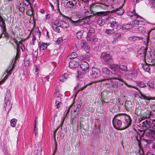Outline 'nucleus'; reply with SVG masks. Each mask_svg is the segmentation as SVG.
<instances>
[{"mask_svg": "<svg viewBox=\"0 0 155 155\" xmlns=\"http://www.w3.org/2000/svg\"><path fill=\"white\" fill-rule=\"evenodd\" d=\"M102 74L104 75H105L104 79L101 80V81H107V83L110 84L112 85H113L114 82L113 80H118L124 83L127 87H133L134 88V87L127 84L126 82L122 79L121 75L119 74H117L115 73L114 74L111 71H110L107 67H104L102 69Z\"/></svg>", "mask_w": 155, "mask_h": 155, "instance_id": "obj_1", "label": "nucleus"}, {"mask_svg": "<svg viewBox=\"0 0 155 155\" xmlns=\"http://www.w3.org/2000/svg\"><path fill=\"white\" fill-rule=\"evenodd\" d=\"M116 120L122 121L124 120L121 127V129H125L127 128L131 124V118L128 115L126 114H120L116 115L114 118Z\"/></svg>", "mask_w": 155, "mask_h": 155, "instance_id": "obj_2", "label": "nucleus"}, {"mask_svg": "<svg viewBox=\"0 0 155 155\" xmlns=\"http://www.w3.org/2000/svg\"><path fill=\"white\" fill-rule=\"evenodd\" d=\"M110 12H97V14L99 16L97 21V24L100 26H103L104 24L108 18Z\"/></svg>", "mask_w": 155, "mask_h": 155, "instance_id": "obj_3", "label": "nucleus"}, {"mask_svg": "<svg viewBox=\"0 0 155 155\" xmlns=\"http://www.w3.org/2000/svg\"><path fill=\"white\" fill-rule=\"evenodd\" d=\"M147 49L146 47H141L137 51V56L143 60L145 61Z\"/></svg>", "mask_w": 155, "mask_h": 155, "instance_id": "obj_4", "label": "nucleus"}, {"mask_svg": "<svg viewBox=\"0 0 155 155\" xmlns=\"http://www.w3.org/2000/svg\"><path fill=\"white\" fill-rule=\"evenodd\" d=\"M88 75L91 78H97L99 77L101 75V72L97 68H92V70L89 71Z\"/></svg>", "mask_w": 155, "mask_h": 155, "instance_id": "obj_5", "label": "nucleus"}, {"mask_svg": "<svg viewBox=\"0 0 155 155\" xmlns=\"http://www.w3.org/2000/svg\"><path fill=\"white\" fill-rule=\"evenodd\" d=\"M139 93L140 94V97L142 99L145 100V103L147 104H148L150 102V100H155V97H152L150 96H147L145 94H143L142 92L139 91Z\"/></svg>", "mask_w": 155, "mask_h": 155, "instance_id": "obj_6", "label": "nucleus"}, {"mask_svg": "<svg viewBox=\"0 0 155 155\" xmlns=\"http://www.w3.org/2000/svg\"><path fill=\"white\" fill-rule=\"evenodd\" d=\"M101 57L102 60L107 63L109 64L112 61L111 56L107 52L102 53L101 54Z\"/></svg>", "mask_w": 155, "mask_h": 155, "instance_id": "obj_7", "label": "nucleus"}, {"mask_svg": "<svg viewBox=\"0 0 155 155\" xmlns=\"http://www.w3.org/2000/svg\"><path fill=\"white\" fill-rule=\"evenodd\" d=\"M106 7L104 3L99 2L92 4L91 6V9L93 10L94 9L96 8H105Z\"/></svg>", "mask_w": 155, "mask_h": 155, "instance_id": "obj_8", "label": "nucleus"}, {"mask_svg": "<svg viewBox=\"0 0 155 155\" xmlns=\"http://www.w3.org/2000/svg\"><path fill=\"white\" fill-rule=\"evenodd\" d=\"M55 24H57L59 27L64 28H67L69 27V25L68 24L61 20L55 21Z\"/></svg>", "mask_w": 155, "mask_h": 155, "instance_id": "obj_9", "label": "nucleus"}, {"mask_svg": "<svg viewBox=\"0 0 155 155\" xmlns=\"http://www.w3.org/2000/svg\"><path fill=\"white\" fill-rule=\"evenodd\" d=\"M112 123L113 126L114 128L117 130H121V128L120 129V127L122 125V121L116 120V119L113 118L112 120Z\"/></svg>", "mask_w": 155, "mask_h": 155, "instance_id": "obj_10", "label": "nucleus"}, {"mask_svg": "<svg viewBox=\"0 0 155 155\" xmlns=\"http://www.w3.org/2000/svg\"><path fill=\"white\" fill-rule=\"evenodd\" d=\"M80 68L82 71L86 72L88 71L89 65L87 62L84 61L81 63L80 65Z\"/></svg>", "mask_w": 155, "mask_h": 155, "instance_id": "obj_11", "label": "nucleus"}, {"mask_svg": "<svg viewBox=\"0 0 155 155\" xmlns=\"http://www.w3.org/2000/svg\"><path fill=\"white\" fill-rule=\"evenodd\" d=\"M95 30L94 28H90L87 33L86 38L87 41H90L93 37V35L95 33Z\"/></svg>", "mask_w": 155, "mask_h": 155, "instance_id": "obj_12", "label": "nucleus"}, {"mask_svg": "<svg viewBox=\"0 0 155 155\" xmlns=\"http://www.w3.org/2000/svg\"><path fill=\"white\" fill-rule=\"evenodd\" d=\"M140 137H139V138L137 137L136 139L137 141L138 142V145L139 147L140 148V149L138 152L136 153L137 155L138 154L139 155H144V151L143 150V149L141 148V144L140 141Z\"/></svg>", "mask_w": 155, "mask_h": 155, "instance_id": "obj_13", "label": "nucleus"}, {"mask_svg": "<svg viewBox=\"0 0 155 155\" xmlns=\"http://www.w3.org/2000/svg\"><path fill=\"white\" fill-rule=\"evenodd\" d=\"M5 105H4V107L5 108V109L8 112L11 109V105H10V103L9 101V100L8 99H7V98L6 97H5Z\"/></svg>", "mask_w": 155, "mask_h": 155, "instance_id": "obj_14", "label": "nucleus"}, {"mask_svg": "<svg viewBox=\"0 0 155 155\" xmlns=\"http://www.w3.org/2000/svg\"><path fill=\"white\" fill-rule=\"evenodd\" d=\"M79 64L76 60H71L69 63V67L71 68H75L78 67Z\"/></svg>", "mask_w": 155, "mask_h": 155, "instance_id": "obj_15", "label": "nucleus"}, {"mask_svg": "<svg viewBox=\"0 0 155 155\" xmlns=\"http://www.w3.org/2000/svg\"><path fill=\"white\" fill-rule=\"evenodd\" d=\"M142 126L145 127V129H148L151 127V122L147 120L142 123Z\"/></svg>", "mask_w": 155, "mask_h": 155, "instance_id": "obj_16", "label": "nucleus"}, {"mask_svg": "<svg viewBox=\"0 0 155 155\" xmlns=\"http://www.w3.org/2000/svg\"><path fill=\"white\" fill-rule=\"evenodd\" d=\"M0 26L2 30L5 31L6 28V24L3 18L0 16Z\"/></svg>", "mask_w": 155, "mask_h": 155, "instance_id": "obj_17", "label": "nucleus"}, {"mask_svg": "<svg viewBox=\"0 0 155 155\" xmlns=\"http://www.w3.org/2000/svg\"><path fill=\"white\" fill-rule=\"evenodd\" d=\"M147 135L150 138H153L155 136V130L150 129L147 132Z\"/></svg>", "mask_w": 155, "mask_h": 155, "instance_id": "obj_18", "label": "nucleus"}, {"mask_svg": "<svg viewBox=\"0 0 155 155\" xmlns=\"http://www.w3.org/2000/svg\"><path fill=\"white\" fill-rule=\"evenodd\" d=\"M77 57V54L76 52H73L68 56L67 59L68 61H69L70 60H72L74 59H75V60H76L75 58Z\"/></svg>", "mask_w": 155, "mask_h": 155, "instance_id": "obj_19", "label": "nucleus"}, {"mask_svg": "<svg viewBox=\"0 0 155 155\" xmlns=\"http://www.w3.org/2000/svg\"><path fill=\"white\" fill-rule=\"evenodd\" d=\"M79 21V25L83 26L87 24V20L85 18H82L81 19L80 18Z\"/></svg>", "mask_w": 155, "mask_h": 155, "instance_id": "obj_20", "label": "nucleus"}, {"mask_svg": "<svg viewBox=\"0 0 155 155\" xmlns=\"http://www.w3.org/2000/svg\"><path fill=\"white\" fill-rule=\"evenodd\" d=\"M110 68L111 70L115 71H117L119 70V66L116 64H112L110 65Z\"/></svg>", "mask_w": 155, "mask_h": 155, "instance_id": "obj_21", "label": "nucleus"}, {"mask_svg": "<svg viewBox=\"0 0 155 155\" xmlns=\"http://www.w3.org/2000/svg\"><path fill=\"white\" fill-rule=\"evenodd\" d=\"M52 27L53 29L55 31L57 32L60 33V30L58 28L59 27V26L57 24H55V21L52 24Z\"/></svg>", "mask_w": 155, "mask_h": 155, "instance_id": "obj_22", "label": "nucleus"}, {"mask_svg": "<svg viewBox=\"0 0 155 155\" xmlns=\"http://www.w3.org/2000/svg\"><path fill=\"white\" fill-rule=\"evenodd\" d=\"M112 12H115L117 14L119 15H121L124 13V10L123 9L122 7H121L118 8L113 10Z\"/></svg>", "mask_w": 155, "mask_h": 155, "instance_id": "obj_23", "label": "nucleus"}, {"mask_svg": "<svg viewBox=\"0 0 155 155\" xmlns=\"http://www.w3.org/2000/svg\"><path fill=\"white\" fill-rule=\"evenodd\" d=\"M132 23L133 25H145V22L139 20H134L133 21Z\"/></svg>", "mask_w": 155, "mask_h": 155, "instance_id": "obj_24", "label": "nucleus"}, {"mask_svg": "<svg viewBox=\"0 0 155 155\" xmlns=\"http://www.w3.org/2000/svg\"><path fill=\"white\" fill-rule=\"evenodd\" d=\"M39 46L40 49L41 50H45L48 46V45L42 42L40 43L39 44Z\"/></svg>", "mask_w": 155, "mask_h": 155, "instance_id": "obj_25", "label": "nucleus"}, {"mask_svg": "<svg viewBox=\"0 0 155 155\" xmlns=\"http://www.w3.org/2000/svg\"><path fill=\"white\" fill-rule=\"evenodd\" d=\"M143 117L146 118H148L150 117L151 112L149 110H147L143 114Z\"/></svg>", "mask_w": 155, "mask_h": 155, "instance_id": "obj_26", "label": "nucleus"}, {"mask_svg": "<svg viewBox=\"0 0 155 155\" xmlns=\"http://www.w3.org/2000/svg\"><path fill=\"white\" fill-rule=\"evenodd\" d=\"M147 84L149 89H155V84L153 81H148Z\"/></svg>", "mask_w": 155, "mask_h": 155, "instance_id": "obj_27", "label": "nucleus"}, {"mask_svg": "<svg viewBox=\"0 0 155 155\" xmlns=\"http://www.w3.org/2000/svg\"><path fill=\"white\" fill-rule=\"evenodd\" d=\"M68 19L69 20V21L72 25L76 26L79 25L78 20L76 21H73L70 18H68Z\"/></svg>", "mask_w": 155, "mask_h": 155, "instance_id": "obj_28", "label": "nucleus"}, {"mask_svg": "<svg viewBox=\"0 0 155 155\" xmlns=\"http://www.w3.org/2000/svg\"><path fill=\"white\" fill-rule=\"evenodd\" d=\"M121 35L120 33H116L115 34L113 35L112 37L113 39V42L115 41L117 39L120 38Z\"/></svg>", "mask_w": 155, "mask_h": 155, "instance_id": "obj_29", "label": "nucleus"}, {"mask_svg": "<svg viewBox=\"0 0 155 155\" xmlns=\"http://www.w3.org/2000/svg\"><path fill=\"white\" fill-rule=\"evenodd\" d=\"M132 26L131 24H127V25H122V28L123 30H128L132 28Z\"/></svg>", "mask_w": 155, "mask_h": 155, "instance_id": "obj_30", "label": "nucleus"}, {"mask_svg": "<svg viewBox=\"0 0 155 155\" xmlns=\"http://www.w3.org/2000/svg\"><path fill=\"white\" fill-rule=\"evenodd\" d=\"M110 24L111 27L114 29L117 28L118 25L117 22L115 21H112Z\"/></svg>", "mask_w": 155, "mask_h": 155, "instance_id": "obj_31", "label": "nucleus"}, {"mask_svg": "<svg viewBox=\"0 0 155 155\" xmlns=\"http://www.w3.org/2000/svg\"><path fill=\"white\" fill-rule=\"evenodd\" d=\"M141 112V107L139 106L135 108V113L137 116L140 115Z\"/></svg>", "mask_w": 155, "mask_h": 155, "instance_id": "obj_32", "label": "nucleus"}, {"mask_svg": "<svg viewBox=\"0 0 155 155\" xmlns=\"http://www.w3.org/2000/svg\"><path fill=\"white\" fill-rule=\"evenodd\" d=\"M85 17L84 18L87 19V18H91L93 16H94V14L89 13L88 11H86L85 12Z\"/></svg>", "mask_w": 155, "mask_h": 155, "instance_id": "obj_33", "label": "nucleus"}, {"mask_svg": "<svg viewBox=\"0 0 155 155\" xmlns=\"http://www.w3.org/2000/svg\"><path fill=\"white\" fill-rule=\"evenodd\" d=\"M138 85L141 87H146V84L141 81H137V83Z\"/></svg>", "mask_w": 155, "mask_h": 155, "instance_id": "obj_34", "label": "nucleus"}, {"mask_svg": "<svg viewBox=\"0 0 155 155\" xmlns=\"http://www.w3.org/2000/svg\"><path fill=\"white\" fill-rule=\"evenodd\" d=\"M66 5L67 7L72 8L75 5L72 1H69L66 3Z\"/></svg>", "mask_w": 155, "mask_h": 155, "instance_id": "obj_35", "label": "nucleus"}, {"mask_svg": "<svg viewBox=\"0 0 155 155\" xmlns=\"http://www.w3.org/2000/svg\"><path fill=\"white\" fill-rule=\"evenodd\" d=\"M143 38L139 36H133L130 38V40H131L133 41H135L136 40H141Z\"/></svg>", "mask_w": 155, "mask_h": 155, "instance_id": "obj_36", "label": "nucleus"}, {"mask_svg": "<svg viewBox=\"0 0 155 155\" xmlns=\"http://www.w3.org/2000/svg\"><path fill=\"white\" fill-rule=\"evenodd\" d=\"M2 34L0 36V38L2 37H5L7 38L8 37V34L6 32V29H5L4 31V30H2Z\"/></svg>", "mask_w": 155, "mask_h": 155, "instance_id": "obj_37", "label": "nucleus"}, {"mask_svg": "<svg viewBox=\"0 0 155 155\" xmlns=\"http://www.w3.org/2000/svg\"><path fill=\"white\" fill-rule=\"evenodd\" d=\"M142 67L145 71L150 73V69L148 65L147 64H143L142 66Z\"/></svg>", "mask_w": 155, "mask_h": 155, "instance_id": "obj_38", "label": "nucleus"}, {"mask_svg": "<svg viewBox=\"0 0 155 155\" xmlns=\"http://www.w3.org/2000/svg\"><path fill=\"white\" fill-rule=\"evenodd\" d=\"M41 33L40 31L38 29V31L36 33L35 35H34L33 38V40L35 41L36 39V37L37 36L39 38H40V35H41Z\"/></svg>", "mask_w": 155, "mask_h": 155, "instance_id": "obj_39", "label": "nucleus"}, {"mask_svg": "<svg viewBox=\"0 0 155 155\" xmlns=\"http://www.w3.org/2000/svg\"><path fill=\"white\" fill-rule=\"evenodd\" d=\"M152 31V30H149V31H148V37H147V38L144 41V44L146 45V48H147V46L148 45V42H149V34H150V32Z\"/></svg>", "mask_w": 155, "mask_h": 155, "instance_id": "obj_40", "label": "nucleus"}, {"mask_svg": "<svg viewBox=\"0 0 155 155\" xmlns=\"http://www.w3.org/2000/svg\"><path fill=\"white\" fill-rule=\"evenodd\" d=\"M77 37L78 39H80L83 37V32L82 31H79L76 34Z\"/></svg>", "mask_w": 155, "mask_h": 155, "instance_id": "obj_41", "label": "nucleus"}, {"mask_svg": "<svg viewBox=\"0 0 155 155\" xmlns=\"http://www.w3.org/2000/svg\"><path fill=\"white\" fill-rule=\"evenodd\" d=\"M84 50L87 53L89 51V47L86 44H84L82 46Z\"/></svg>", "mask_w": 155, "mask_h": 155, "instance_id": "obj_42", "label": "nucleus"}, {"mask_svg": "<svg viewBox=\"0 0 155 155\" xmlns=\"http://www.w3.org/2000/svg\"><path fill=\"white\" fill-rule=\"evenodd\" d=\"M19 53L18 51V50H17V53L16 56L15 57V58L13 59L12 61V62L13 63V64H14L16 62V61L18 59V58L19 57Z\"/></svg>", "mask_w": 155, "mask_h": 155, "instance_id": "obj_43", "label": "nucleus"}, {"mask_svg": "<svg viewBox=\"0 0 155 155\" xmlns=\"http://www.w3.org/2000/svg\"><path fill=\"white\" fill-rule=\"evenodd\" d=\"M42 150V148L41 146H38V147H36L35 150V152L38 154H40Z\"/></svg>", "mask_w": 155, "mask_h": 155, "instance_id": "obj_44", "label": "nucleus"}, {"mask_svg": "<svg viewBox=\"0 0 155 155\" xmlns=\"http://www.w3.org/2000/svg\"><path fill=\"white\" fill-rule=\"evenodd\" d=\"M17 120L15 119H13L11 120V125L12 127H14L16 124Z\"/></svg>", "mask_w": 155, "mask_h": 155, "instance_id": "obj_45", "label": "nucleus"}, {"mask_svg": "<svg viewBox=\"0 0 155 155\" xmlns=\"http://www.w3.org/2000/svg\"><path fill=\"white\" fill-rule=\"evenodd\" d=\"M34 14V12L32 9H28L27 10L26 12V15L29 16L33 15Z\"/></svg>", "mask_w": 155, "mask_h": 155, "instance_id": "obj_46", "label": "nucleus"}, {"mask_svg": "<svg viewBox=\"0 0 155 155\" xmlns=\"http://www.w3.org/2000/svg\"><path fill=\"white\" fill-rule=\"evenodd\" d=\"M60 95L59 89L58 88L56 89L54 94V96L56 97L59 98Z\"/></svg>", "mask_w": 155, "mask_h": 155, "instance_id": "obj_47", "label": "nucleus"}, {"mask_svg": "<svg viewBox=\"0 0 155 155\" xmlns=\"http://www.w3.org/2000/svg\"><path fill=\"white\" fill-rule=\"evenodd\" d=\"M120 69L124 71H127V66L123 65H119V70Z\"/></svg>", "mask_w": 155, "mask_h": 155, "instance_id": "obj_48", "label": "nucleus"}, {"mask_svg": "<svg viewBox=\"0 0 155 155\" xmlns=\"http://www.w3.org/2000/svg\"><path fill=\"white\" fill-rule=\"evenodd\" d=\"M149 4L150 5H152V6H151V7H155V9L154 8H153V10L154 12H155V0H150V1L149 2Z\"/></svg>", "mask_w": 155, "mask_h": 155, "instance_id": "obj_49", "label": "nucleus"}, {"mask_svg": "<svg viewBox=\"0 0 155 155\" xmlns=\"http://www.w3.org/2000/svg\"><path fill=\"white\" fill-rule=\"evenodd\" d=\"M106 33L108 35L112 34L115 33L114 29H107L106 31Z\"/></svg>", "mask_w": 155, "mask_h": 155, "instance_id": "obj_50", "label": "nucleus"}, {"mask_svg": "<svg viewBox=\"0 0 155 155\" xmlns=\"http://www.w3.org/2000/svg\"><path fill=\"white\" fill-rule=\"evenodd\" d=\"M144 141L146 143V144L149 145L150 143H152V140H148L144 139H143Z\"/></svg>", "mask_w": 155, "mask_h": 155, "instance_id": "obj_51", "label": "nucleus"}, {"mask_svg": "<svg viewBox=\"0 0 155 155\" xmlns=\"http://www.w3.org/2000/svg\"><path fill=\"white\" fill-rule=\"evenodd\" d=\"M133 12H131V11H128L127 12V15L128 16H130V17H132L133 15H134V12H135V9H134L133 10Z\"/></svg>", "mask_w": 155, "mask_h": 155, "instance_id": "obj_52", "label": "nucleus"}, {"mask_svg": "<svg viewBox=\"0 0 155 155\" xmlns=\"http://www.w3.org/2000/svg\"><path fill=\"white\" fill-rule=\"evenodd\" d=\"M133 16L132 17H131V19L134 20L137 19L138 18V17H140V16L139 15H138L135 12H134V15H133L132 16Z\"/></svg>", "mask_w": 155, "mask_h": 155, "instance_id": "obj_53", "label": "nucleus"}, {"mask_svg": "<svg viewBox=\"0 0 155 155\" xmlns=\"http://www.w3.org/2000/svg\"><path fill=\"white\" fill-rule=\"evenodd\" d=\"M25 5H22L21 6L18 7L19 10L21 12H22L24 11L25 10Z\"/></svg>", "mask_w": 155, "mask_h": 155, "instance_id": "obj_54", "label": "nucleus"}, {"mask_svg": "<svg viewBox=\"0 0 155 155\" xmlns=\"http://www.w3.org/2000/svg\"><path fill=\"white\" fill-rule=\"evenodd\" d=\"M63 41V39L61 37L58 38L56 40V43L58 45L61 43Z\"/></svg>", "mask_w": 155, "mask_h": 155, "instance_id": "obj_55", "label": "nucleus"}, {"mask_svg": "<svg viewBox=\"0 0 155 155\" xmlns=\"http://www.w3.org/2000/svg\"><path fill=\"white\" fill-rule=\"evenodd\" d=\"M16 2L17 4L16 5V6L18 7L20 6H21L22 5H21L22 2H21L20 0H17Z\"/></svg>", "mask_w": 155, "mask_h": 155, "instance_id": "obj_56", "label": "nucleus"}, {"mask_svg": "<svg viewBox=\"0 0 155 155\" xmlns=\"http://www.w3.org/2000/svg\"><path fill=\"white\" fill-rule=\"evenodd\" d=\"M6 94V97H6L7 98V99H8L9 100L10 96V92L9 90L7 91Z\"/></svg>", "mask_w": 155, "mask_h": 155, "instance_id": "obj_57", "label": "nucleus"}, {"mask_svg": "<svg viewBox=\"0 0 155 155\" xmlns=\"http://www.w3.org/2000/svg\"><path fill=\"white\" fill-rule=\"evenodd\" d=\"M61 104V102L59 101H56L55 102L56 106L57 108H58L60 107V104Z\"/></svg>", "mask_w": 155, "mask_h": 155, "instance_id": "obj_58", "label": "nucleus"}, {"mask_svg": "<svg viewBox=\"0 0 155 155\" xmlns=\"http://www.w3.org/2000/svg\"><path fill=\"white\" fill-rule=\"evenodd\" d=\"M151 126L152 128L155 130V120H153L152 121Z\"/></svg>", "mask_w": 155, "mask_h": 155, "instance_id": "obj_59", "label": "nucleus"}, {"mask_svg": "<svg viewBox=\"0 0 155 155\" xmlns=\"http://www.w3.org/2000/svg\"><path fill=\"white\" fill-rule=\"evenodd\" d=\"M150 108L153 110H155V105L153 104H150L149 105Z\"/></svg>", "mask_w": 155, "mask_h": 155, "instance_id": "obj_60", "label": "nucleus"}, {"mask_svg": "<svg viewBox=\"0 0 155 155\" xmlns=\"http://www.w3.org/2000/svg\"><path fill=\"white\" fill-rule=\"evenodd\" d=\"M13 66H12V67L11 68V69H10V70H7V72L8 73V75H9V74H10L11 73H12V71L13 69Z\"/></svg>", "mask_w": 155, "mask_h": 155, "instance_id": "obj_61", "label": "nucleus"}, {"mask_svg": "<svg viewBox=\"0 0 155 155\" xmlns=\"http://www.w3.org/2000/svg\"><path fill=\"white\" fill-rule=\"evenodd\" d=\"M151 64H150L152 65H155V59H153L151 60Z\"/></svg>", "mask_w": 155, "mask_h": 155, "instance_id": "obj_62", "label": "nucleus"}, {"mask_svg": "<svg viewBox=\"0 0 155 155\" xmlns=\"http://www.w3.org/2000/svg\"><path fill=\"white\" fill-rule=\"evenodd\" d=\"M83 2H84V3L86 4V7H87V5H87L88 4L89 1L88 0H81Z\"/></svg>", "mask_w": 155, "mask_h": 155, "instance_id": "obj_63", "label": "nucleus"}, {"mask_svg": "<svg viewBox=\"0 0 155 155\" xmlns=\"http://www.w3.org/2000/svg\"><path fill=\"white\" fill-rule=\"evenodd\" d=\"M68 74H67L65 73L62 75V76H63V78L64 79H66L68 77Z\"/></svg>", "mask_w": 155, "mask_h": 155, "instance_id": "obj_64", "label": "nucleus"}]
</instances>
